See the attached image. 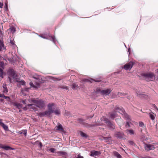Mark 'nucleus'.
<instances>
[{"instance_id":"09e8293b","label":"nucleus","mask_w":158,"mask_h":158,"mask_svg":"<svg viewBox=\"0 0 158 158\" xmlns=\"http://www.w3.org/2000/svg\"><path fill=\"white\" fill-rule=\"evenodd\" d=\"M0 155L2 156H7V155L4 153L0 152Z\"/></svg>"},{"instance_id":"69168bd1","label":"nucleus","mask_w":158,"mask_h":158,"mask_svg":"<svg viewBox=\"0 0 158 158\" xmlns=\"http://www.w3.org/2000/svg\"><path fill=\"white\" fill-rule=\"evenodd\" d=\"M24 109L25 110H26V107H24Z\"/></svg>"},{"instance_id":"f8f14e48","label":"nucleus","mask_w":158,"mask_h":158,"mask_svg":"<svg viewBox=\"0 0 158 158\" xmlns=\"http://www.w3.org/2000/svg\"><path fill=\"white\" fill-rule=\"evenodd\" d=\"M144 148L147 151H149L150 150H153L155 149V146L152 144L149 143L144 144Z\"/></svg>"},{"instance_id":"6e6d98bb","label":"nucleus","mask_w":158,"mask_h":158,"mask_svg":"<svg viewBox=\"0 0 158 158\" xmlns=\"http://www.w3.org/2000/svg\"><path fill=\"white\" fill-rule=\"evenodd\" d=\"M26 100H23L22 101V102L24 104H26Z\"/></svg>"},{"instance_id":"bf43d9fd","label":"nucleus","mask_w":158,"mask_h":158,"mask_svg":"<svg viewBox=\"0 0 158 158\" xmlns=\"http://www.w3.org/2000/svg\"><path fill=\"white\" fill-rule=\"evenodd\" d=\"M4 101V100L2 99H0V101L1 102H3Z\"/></svg>"},{"instance_id":"f3484780","label":"nucleus","mask_w":158,"mask_h":158,"mask_svg":"<svg viewBox=\"0 0 158 158\" xmlns=\"http://www.w3.org/2000/svg\"><path fill=\"white\" fill-rule=\"evenodd\" d=\"M110 117L111 119H114L115 118L117 117L118 114L116 111L110 113Z\"/></svg>"},{"instance_id":"7ed1b4c3","label":"nucleus","mask_w":158,"mask_h":158,"mask_svg":"<svg viewBox=\"0 0 158 158\" xmlns=\"http://www.w3.org/2000/svg\"><path fill=\"white\" fill-rule=\"evenodd\" d=\"M56 107V105L54 103H50L48 105V110L44 111L45 117H49L52 113H53L52 109H55Z\"/></svg>"},{"instance_id":"864d4df0","label":"nucleus","mask_w":158,"mask_h":158,"mask_svg":"<svg viewBox=\"0 0 158 158\" xmlns=\"http://www.w3.org/2000/svg\"><path fill=\"white\" fill-rule=\"evenodd\" d=\"M10 43L12 45H14L15 44L13 41L12 40H10Z\"/></svg>"},{"instance_id":"4be33fe9","label":"nucleus","mask_w":158,"mask_h":158,"mask_svg":"<svg viewBox=\"0 0 158 158\" xmlns=\"http://www.w3.org/2000/svg\"><path fill=\"white\" fill-rule=\"evenodd\" d=\"M136 93L137 95L140 98H146L147 97V96L146 95L141 94L139 91H138V90L136 91Z\"/></svg>"},{"instance_id":"c756f323","label":"nucleus","mask_w":158,"mask_h":158,"mask_svg":"<svg viewBox=\"0 0 158 158\" xmlns=\"http://www.w3.org/2000/svg\"><path fill=\"white\" fill-rule=\"evenodd\" d=\"M130 118V116H129ZM127 120H128V121H126V125L128 126V127H129L131 126V123L130 121H131V119L130 118L129 119H127V118H126Z\"/></svg>"},{"instance_id":"39448f33","label":"nucleus","mask_w":158,"mask_h":158,"mask_svg":"<svg viewBox=\"0 0 158 158\" xmlns=\"http://www.w3.org/2000/svg\"><path fill=\"white\" fill-rule=\"evenodd\" d=\"M111 90L110 89H102L100 88H97L96 90V92L100 94L103 96H106L109 95L111 92Z\"/></svg>"},{"instance_id":"a18cd8bd","label":"nucleus","mask_w":158,"mask_h":158,"mask_svg":"<svg viewBox=\"0 0 158 158\" xmlns=\"http://www.w3.org/2000/svg\"><path fill=\"white\" fill-rule=\"evenodd\" d=\"M126 95V94L124 93H118V95L119 96H125Z\"/></svg>"},{"instance_id":"b1692460","label":"nucleus","mask_w":158,"mask_h":158,"mask_svg":"<svg viewBox=\"0 0 158 158\" xmlns=\"http://www.w3.org/2000/svg\"><path fill=\"white\" fill-rule=\"evenodd\" d=\"M27 106L30 107V109H33L34 111H36L37 110V108L36 107V104H28L27 105Z\"/></svg>"},{"instance_id":"4d7b16f0","label":"nucleus","mask_w":158,"mask_h":158,"mask_svg":"<svg viewBox=\"0 0 158 158\" xmlns=\"http://www.w3.org/2000/svg\"><path fill=\"white\" fill-rule=\"evenodd\" d=\"M152 107L153 108H154V109H155V108H156V106L155 104L152 105Z\"/></svg>"},{"instance_id":"cd10ccee","label":"nucleus","mask_w":158,"mask_h":158,"mask_svg":"<svg viewBox=\"0 0 158 158\" xmlns=\"http://www.w3.org/2000/svg\"><path fill=\"white\" fill-rule=\"evenodd\" d=\"M5 48L3 42L0 40V51Z\"/></svg>"},{"instance_id":"0eeeda50","label":"nucleus","mask_w":158,"mask_h":158,"mask_svg":"<svg viewBox=\"0 0 158 158\" xmlns=\"http://www.w3.org/2000/svg\"><path fill=\"white\" fill-rule=\"evenodd\" d=\"M39 36L43 39H47L52 40L53 43H56V40L55 37L51 36L49 34H42L39 35Z\"/></svg>"},{"instance_id":"603ef678","label":"nucleus","mask_w":158,"mask_h":158,"mask_svg":"<svg viewBox=\"0 0 158 158\" xmlns=\"http://www.w3.org/2000/svg\"><path fill=\"white\" fill-rule=\"evenodd\" d=\"M3 6V4L2 3L0 2V8H2Z\"/></svg>"},{"instance_id":"6ab92c4d","label":"nucleus","mask_w":158,"mask_h":158,"mask_svg":"<svg viewBox=\"0 0 158 158\" xmlns=\"http://www.w3.org/2000/svg\"><path fill=\"white\" fill-rule=\"evenodd\" d=\"M55 129L56 130L59 131L61 132H63L64 131V129L63 128L62 126L60 123H59L58 125L55 127Z\"/></svg>"},{"instance_id":"9b49d317","label":"nucleus","mask_w":158,"mask_h":158,"mask_svg":"<svg viewBox=\"0 0 158 158\" xmlns=\"http://www.w3.org/2000/svg\"><path fill=\"white\" fill-rule=\"evenodd\" d=\"M78 121L79 122V123L83 125L84 127H92L93 126H96L95 125H90L89 124L87 123H85L84 122L85 121L83 119L81 118H79L78 119Z\"/></svg>"},{"instance_id":"58836bf2","label":"nucleus","mask_w":158,"mask_h":158,"mask_svg":"<svg viewBox=\"0 0 158 158\" xmlns=\"http://www.w3.org/2000/svg\"><path fill=\"white\" fill-rule=\"evenodd\" d=\"M35 143L36 144H38L40 148H41V147L42 146V144L41 142H40L38 141H36L35 142Z\"/></svg>"},{"instance_id":"5701e85b","label":"nucleus","mask_w":158,"mask_h":158,"mask_svg":"<svg viewBox=\"0 0 158 158\" xmlns=\"http://www.w3.org/2000/svg\"><path fill=\"white\" fill-rule=\"evenodd\" d=\"M36 85H34L33 83L31 82H30L29 83L31 86V87H33L34 88L37 89L40 86V84L39 83H37L36 82Z\"/></svg>"},{"instance_id":"c9c22d12","label":"nucleus","mask_w":158,"mask_h":158,"mask_svg":"<svg viewBox=\"0 0 158 158\" xmlns=\"http://www.w3.org/2000/svg\"><path fill=\"white\" fill-rule=\"evenodd\" d=\"M80 135L82 137L85 138H87L88 137L87 135L86 134L83 132L82 131H81Z\"/></svg>"},{"instance_id":"7c9ffc66","label":"nucleus","mask_w":158,"mask_h":158,"mask_svg":"<svg viewBox=\"0 0 158 158\" xmlns=\"http://www.w3.org/2000/svg\"><path fill=\"white\" fill-rule=\"evenodd\" d=\"M128 143L131 146H134L135 147H136L137 146L136 144L133 141H128Z\"/></svg>"},{"instance_id":"bb28decb","label":"nucleus","mask_w":158,"mask_h":158,"mask_svg":"<svg viewBox=\"0 0 158 158\" xmlns=\"http://www.w3.org/2000/svg\"><path fill=\"white\" fill-rule=\"evenodd\" d=\"M3 88V92L4 93H7L8 92V89L6 87V84H3L2 86Z\"/></svg>"},{"instance_id":"e2e57ef3","label":"nucleus","mask_w":158,"mask_h":158,"mask_svg":"<svg viewBox=\"0 0 158 158\" xmlns=\"http://www.w3.org/2000/svg\"><path fill=\"white\" fill-rule=\"evenodd\" d=\"M155 110H156L158 111V108L156 107V108H155Z\"/></svg>"},{"instance_id":"aec40b11","label":"nucleus","mask_w":158,"mask_h":158,"mask_svg":"<svg viewBox=\"0 0 158 158\" xmlns=\"http://www.w3.org/2000/svg\"><path fill=\"white\" fill-rule=\"evenodd\" d=\"M102 140H104L106 142L108 143H111L112 142V140L111 139V137H102V139H101Z\"/></svg>"},{"instance_id":"412c9836","label":"nucleus","mask_w":158,"mask_h":158,"mask_svg":"<svg viewBox=\"0 0 158 158\" xmlns=\"http://www.w3.org/2000/svg\"><path fill=\"white\" fill-rule=\"evenodd\" d=\"M2 119H0V125L3 128L5 131H8V126L5 124L4 123L2 122Z\"/></svg>"},{"instance_id":"393cba45","label":"nucleus","mask_w":158,"mask_h":158,"mask_svg":"<svg viewBox=\"0 0 158 158\" xmlns=\"http://www.w3.org/2000/svg\"><path fill=\"white\" fill-rule=\"evenodd\" d=\"M55 109H52V111H53V113H54L55 114L57 115H59L60 114V111L59 109H56L54 110Z\"/></svg>"},{"instance_id":"c85d7f7f","label":"nucleus","mask_w":158,"mask_h":158,"mask_svg":"<svg viewBox=\"0 0 158 158\" xmlns=\"http://www.w3.org/2000/svg\"><path fill=\"white\" fill-rule=\"evenodd\" d=\"M14 105L17 107L19 109H20L22 107V104L17 102L14 103Z\"/></svg>"},{"instance_id":"a19ab883","label":"nucleus","mask_w":158,"mask_h":158,"mask_svg":"<svg viewBox=\"0 0 158 158\" xmlns=\"http://www.w3.org/2000/svg\"><path fill=\"white\" fill-rule=\"evenodd\" d=\"M150 117L151 119L153 120L155 119V116L154 115L152 114H149Z\"/></svg>"},{"instance_id":"774afa93","label":"nucleus","mask_w":158,"mask_h":158,"mask_svg":"<svg viewBox=\"0 0 158 158\" xmlns=\"http://www.w3.org/2000/svg\"><path fill=\"white\" fill-rule=\"evenodd\" d=\"M1 32V31H0V32Z\"/></svg>"},{"instance_id":"423d86ee","label":"nucleus","mask_w":158,"mask_h":158,"mask_svg":"<svg viewBox=\"0 0 158 158\" xmlns=\"http://www.w3.org/2000/svg\"><path fill=\"white\" fill-rule=\"evenodd\" d=\"M103 121L110 130L113 131L115 128L114 124L111 122L108 119L105 118H104Z\"/></svg>"},{"instance_id":"680f3d73","label":"nucleus","mask_w":158,"mask_h":158,"mask_svg":"<svg viewBox=\"0 0 158 158\" xmlns=\"http://www.w3.org/2000/svg\"><path fill=\"white\" fill-rule=\"evenodd\" d=\"M5 8H7V5L6 4H5Z\"/></svg>"},{"instance_id":"338daca9","label":"nucleus","mask_w":158,"mask_h":158,"mask_svg":"<svg viewBox=\"0 0 158 158\" xmlns=\"http://www.w3.org/2000/svg\"><path fill=\"white\" fill-rule=\"evenodd\" d=\"M124 45H125V47H126V45H125V44H124Z\"/></svg>"},{"instance_id":"e433bc0d","label":"nucleus","mask_w":158,"mask_h":158,"mask_svg":"<svg viewBox=\"0 0 158 158\" xmlns=\"http://www.w3.org/2000/svg\"><path fill=\"white\" fill-rule=\"evenodd\" d=\"M17 82H18L19 83L20 85H25V81L23 80H21V81H16Z\"/></svg>"},{"instance_id":"5fc2aeb1","label":"nucleus","mask_w":158,"mask_h":158,"mask_svg":"<svg viewBox=\"0 0 158 158\" xmlns=\"http://www.w3.org/2000/svg\"><path fill=\"white\" fill-rule=\"evenodd\" d=\"M94 116V115H90L89 116H88L87 117V119H89V118H92Z\"/></svg>"},{"instance_id":"de8ad7c7","label":"nucleus","mask_w":158,"mask_h":158,"mask_svg":"<svg viewBox=\"0 0 158 158\" xmlns=\"http://www.w3.org/2000/svg\"><path fill=\"white\" fill-rule=\"evenodd\" d=\"M27 130H25L22 131L23 132V134L25 136H26L27 134Z\"/></svg>"},{"instance_id":"c03bdc74","label":"nucleus","mask_w":158,"mask_h":158,"mask_svg":"<svg viewBox=\"0 0 158 158\" xmlns=\"http://www.w3.org/2000/svg\"><path fill=\"white\" fill-rule=\"evenodd\" d=\"M65 115H67L68 116H69V117H70V116H72V115H71L70 113L68 111L66 112L65 113Z\"/></svg>"},{"instance_id":"a878e982","label":"nucleus","mask_w":158,"mask_h":158,"mask_svg":"<svg viewBox=\"0 0 158 158\" xmlns=\"http://www.w3.org/2000/svg\"><path fill=\"white\" fill-rule=\"evenodd\" d=\"M113 154L114 156L117 158H122L121 156L116 151H114L113 152Z\"/></svg>"},{"instance_id":"37998d69","label":"nucleus","mask_w":158,"mask_h":158,"mask_svg":"<svg viewBox=\"0 0 158 158\" xmlns=\"http://www.w3.org/2000/svg\"><path fill=\"white\" fill-rule=\"evenodd\" d=\"M60 88L62 89H66V90L68 89V87L67 86H62L60 87Z\"/></svg>"},{"instance_id":"4468645a","label":"nucleus","mask_w":158,"mask_h":158,"mask_svg":"<svg viewBox=\"0 0 158 158\" xmlns=\"http://www.w3.org/2000/svg\"><path fill=\"white\" fill-rule=\"evenodd\" d=\"M115 136L118 139H122L124 136V134L119 132H116L114 134Z\"/></svg>"},{"instance_id":"052dcab7","label":"nucleus","mask_w":158,"mask_h":158,"mask_svg":"<svg viewBox=\"0 0 158 158\" xmlns=\"http://www.w3.org/2000/svg\"><path fill=\"white\" fill-rule=\"evenodd\" d=\"M19 134H22L23 133V132H20V131L19 132Z\"/></svg>"},{"instance_id":"f257e3e1","label":"nucleus","mask_w":158,"mask_h":158,"mask_svg":"<svg viewBox=\"0 0 158 158\" xmlns=\"http://www.w3.org/2000/svg\"><path fill=\"white\" fill-rule=\"evenodd\" d=\"M141 75L144 79L148 81H153L155 79V74L152 73H141Z\"/></svg>"},{"instance_id":"f704fd0d","label":"nucleus","mask_w":158,"mask_h":158,"mask_svg":"<svg viewBox=\"0 0 158 158\" xmlns=\"http://www.w3.org/2000/svg\"><path fill=\"white\" fill-rule=\"evenodd\" d=\"M127 131H128L130 135H134L135 134V132L133 130L127 129Z\"/></svg>"},{"instance_id":"1a4fd4ad","label":"nucleus","mask_w":158,"mask_h":158,"mask_svg":"<svg viewBox=\"0 0 158 158\" xmlns=\"http://www.w3.org/2000/svg\"><path fill=\"white\" fill-rule=\"evenodd\" d=\"M31 77L36 80V82L39 83L40 84L43 82L42 77L41 76L34 73L31 74Z\"/></svg>"},{"instance_id":"20e7f679","label":"nucleus","mask_w":158,"mask_h":158,"mask_svg":"<svg viewBox=\"0 0 158 158\" xmlns=\"http://www.w3.org/2000/svg\"><path fill=\"white\" fill-rule=\"evenodd\" d=\"M115 111L117 112L120 113L123 115V117L127 118L128 119H130L129 116L125 112L124 110L121 107H117L115 108Z\"/></svg>"},{"instance_id":"72a5a7b5","label":"nucleus","mask_w":158,"mask_h":158,"mask_svg":"<svg viewBox=\"0 0 158 158\" xmlns=\"http://www.w3.org/2000/svg\"><path fill=\"white\" fill-rule=\"evenodd\" d=\"M9 30H10V31L12 33H14L16 31V30H15V28L13 27H11L9 29Z\"/></svg>"},{"instance_id":"a211bd4d","label":"nucleus","mask_w":158,"mask_h":158,"mask_svg":"<svg viewBox=\"0 0 158 158\" xmlns=\"http://www.w3.org/2000/svg\"><path fill=\"white\" fill-rule=\"evenodd\" d=\"M0 148L4 149L6 150H13L15 149L14 148H11L9 146H4L2 144H0Z\"/></svg>"},{"instance_id":"13d9d810","label":"nucleus","mask_w":158,"mask_h":158,"mask_svg":"<svg viewBox=\"0 0 158 158\" xmlns=\"http://www.w3.org/2000/svg\"><path fill=\"white\" fill-rule=\"evenodd\" d=\"M28 89H27V88H25L24 89V91H27L28 90Z\"/></svg>"},{"instance_id":"2eb2a0df","label":"nucleus","mask_w":158,"mask_h":158,"mask_svg":"<svg viewBox=\"0 0 158 158\" xmlns=\"http://www.w3.org/2000/svg\"><path fill=\"white\" fill-rule=\"evenodd\" d=\"M133 65V62H130L128 63L125 64L124 67V68L125 69H131Z\"/></svg>"},{"instance_id":"9d476101","label":"nucleus","mask_w":158,"mask_h":158,"mask_svg":"<svg viewBox=\"0 0 158 158\" xmlns=\"http://www.w3.org/2000/svg\"><path fill=\"white\" fill-rule=\"evenodd\" d=\"M82 81L84 82H90L92 83L93 81H94L96 82H99L101 81V80L100 78H97L96 79H93L90 78H89L87 79L84 78L82 79Z\"/></svg>"},{"instance_id":"3c124183","label":"nucleus","mask_w":158,"mask_h":158,"mask_svg":"<svg viewBox=\"0 0 158 158\" xmlns=\"http://www.w3.org/2000/svg\"><path fill=\"white\" fill-rule=\"evenodd\" d=\"M115 120L116 122H117L118 121H122V120L121 118H120V119L116 118V119H115Z\"/></svg>"},{"instance_id":"49530a36","label":"nucleus","mask_w":158,"mask_h":158,"mask_svg":"<svg viewBox=\"0 0 158 158\" xmlns=\"http://www.w3.org/2000/svg\"><path fill=\"white\" fill-rule=\"evenodd\" d=\"M139 126L140 127H143L144 126V124L142 122H139Z\"/></svg>"},{"instance_id":"0e129e2a","label":"nucleus","mask_w":158,"mask_h":158,"mask_svg":"<svg viewBox=\"0 0 158 158\" xmlns=\"http://www.w3.org/2000/svg\"><path fill=\"white\" fill-rule=\"evenodd\" d=\"M130 50V48H129V49H128V51L129 52ZM129 54H130V52H129Z\"/></svg>"},{"instance_id":"473e14b6","label":"nucleus","mask_w":158,"mask_h":158,"mask_svg":"<svg viewBox=\"0 0 158 158\" xmlns=\"http://www.w3.org/2000/svg\"><path fill=\"white\" fill-rule=\"evenodd\" d=\"M77 84L75 83H73L72 85V88L73 89H76L77 88Z\"/></svg>"},{"instance_id":"6e6552de","label":"nucleus","mask_w":158,"mask_h":158,"mask_svg":"<svg viewBox=\"0 0 158 158\" xmlns=\"http://www.w3.org/2000/svg\"><path fill=\"white\" fill-rule=\"evenodd\" d=\"M8 73L9 75L8 77L10 83L12 82L11 78L10 77H12L13 78L17 79V76L14 70H8Z\"/></svg>"},{"instance_id":"79ce46f5","label":"nucleus","mask_w":158,"mask_h":158,"mask_svg":"<svg viewBox=\"0 0 158 158\" xmlns=\"http://www.w3.org/2000/svg\"><path fill=\"white\" fill-rule=\"evenodd\" d=\"M3 98H4L5 99H6V100L8 101H10V98L8 96H6L5 95H4L3 97Z\"/></svg>"},{"instance_id":"8fccbe9b","label":"nucleus","mask_w":158,"mask_h":158,"mask_svg":"<svg viewBox=\"0 0 158 158\" xmlns=\"http://www.w3.org/2000/svg\"><path fill=\"white\" fill-rule=\"evenodd\" d=\"M76 158H84V157L81 156L80 154H79L77 155V157Z\"/></svg>"},{"instance_id":"4c0bfd02","label":"nucleus","mask_w":158,"mask_h":158,"mask_svg":"<svg viewBox=\"0 0 158 158\" xmlns=\"http://www.w3.org/2000/svg\"><path fill=\"white\" fill-rule=\"evenodd\" d=\"M48 150L52 153H56V149L54 148H52L49 149Z\"/></svg>"},{"instance_id":"ddd939ff","label":"nucleus","mask_w":158,"mask_h":158,"mask_svg":"<svg viewBox=\"0 0 158 158\" xmlns=\"http://www.w3.org/2000/svg\"><path fill=\"white\" fill-rule=\"evenodd\" d=\"M101 154V152L100 151L93 150L90 152L89 155L91 156L95 157L96 156L100 155Z\"/></svg>"},{"instance_id":"2f4dec72","label":"nucleus","mask_w":158,"mask_h":158,"mask_svg":"<svg viewBox=\"0 0 158 158\" xmlns=\"http://www.w3.org/2000/svg\"><path fill=\"white\" fill-rule=\"evenodd\" d=\"M38 115L40 117H45L44 111L42 112L39 113L38 114Z\"/></svg>"},{"instance_id":"dca6fc26","label":"nucleus","mask_w":158,"mask_h":158,"mask_svg":"<svg viewBox=\"0 0 158 158\" xmlns=\"http://www.w3.org/2000/svg\"><path fill=\"white\" fill-rule=\"evenodd\" d=\"M56 153L58 156H62L63 157H65L67 156V153L63 151H56Z\"/></svg>"},{"instance_id":"f03ea898","label":"nucleus","mask_w":158,"mask_h":158,"mask_svg":"<svg viewBox=\"0 0 158 158\" xmlns=\"http://www.w3.org/2000/svg\"><path fill=\"white\" fill-rule=\"evenodd\" d=\"M31 101L35 103L36 106L39 108H42L45 106L44 102L41 99L33 98L31 100Z\"/></svg>"},{"instance_id":"ea45409f","label":"nucleus","mask_w":158,"mask_h":158,"mask_svg":"<svg viewBox=\"0 0 158 158\" xmlns=\"http://www.w3.org/2000/svg\"><path fill=\"white\" fill-rule=\"evenodd\" d=\"M3 70H0V77L3 78V75L4 74Z\"/></svg>"}]
</instances>
